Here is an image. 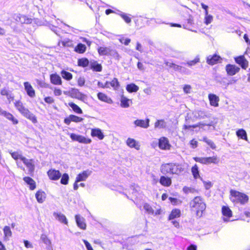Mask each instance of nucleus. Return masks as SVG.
Masks as SVG:
<instances>
[{
  "instance_id": "1",
  "label": "nucleus",
  "mask_w": 250,
  "mask_h": 250,
  "mask_svg": "<svg viewBox=\"0 0 250 250\" xmlns=\"http://www.w3.org/2000/svg\"><path fill=\"white\" fill-rule=\"evenodd\" d=\"M191 210L194 211L198 217H201L206 208V204L203 198L201 196L195 197L189 202Z\"/></svg>"
},
{
  "instance_id": "2",
  "label": "nucleus",
  "mask_w": 250,
  "mask_h": 250,
  "mask_svg": "<svg viewBox=\"0 0 250 250\" xmlns=\"http://www.w3.org/2000/svg\"><path fill=\"white\" fill-rule=\"evenodd\" d=\"M15 106L19 112L24 117L31 121L33 123H36L37 120L35 116L26 108L21 101H16L14 103Z\"/></svg>"
},
{
  "instance_id": "3",
  "label": "nucleus",
  "mask_w": 250,
  "mask_h": 250,
  "mask_svg": "<svg viewBox=\"0 0 250 250\" xmlns=\"http://www.w3.org/2000/svg\"><path fill=\"white\" fill-rule=\"evenodd\" d=\"M229 199L234 204L240 203V204L244 205L248 202L249 197L243 193L231 189L230 190Z\"/></svg>"
},
{
  "instance_id": "4",
  "label": "nucleus",
  "mask_w": 250,
  "mask_h": 250,
  "mask_svg": "<svg viewBox=\"0 0 250 250\" xmlns=\"http://www.w3.org/2000/svg\"><path fill=\"white\" fill-rule=\"evenodd\" d=\"M193 159L196 162L206 165L211 163L217 164L219 162V159L216 156L209 157H194Z\"/></svg>"
},
{
  "instance_id": "5",
  "label": "nucleus",
  "mask_w": 250,
  "mask_h": 250,
  "mask_svg": "<svg viewBox=\"0 0 250 250\" xmlns=\"http://www.w3.org/2000/svg\"><path fill=\"white\" fill-rule=\"evenodd\" d=\"M70 136L72 140L77 141L80 143L88 144L91 142V140L90 139L87 138L82 135L71 133L70 134Z\"/></svg>"
},
{
  "instance_id": "6",
  "label": "nucleus",
  "mask_w": 250,
  "mask_h": 250,
  "mask_svg": "<svg viewBox=\"0 0 250 250\" xmlns=\"http://www.w3.org/2000/svg\"><path fill=\"white\" fill-rule=\"evenodd\" d=\"M69 94L72 98H76L82 101H84L86 99V95L76 88H72L69 91Z\"/></svg>"
},
{
  "instance_id": "7",
  "label": "nucleus",
  "mask_w": 250,
  "mask_h": 250,
  "mask_svg": "<svg viewBox=\"0 0 250 250\" xmlns=\"http://www.w3.org/2000/svg\"><path fill=\"white\" fill-rule=\"evenodd\" d=\"M22 161L28 169V174H32L35 170V162L33 159L22 158Z\"/></svg>"
},
{
  "instance_id": "8",
  "label": "nucleus",
  "mask_w": 250,
  "mask_h": 250,
  "mask_svg": "<svg viewBox=\"0 0 250 250\" xmlns=\"http://www.w3.org/2000/svg\"><path fill=\"white\" fill-rule=\"evenodd\" d=\"M222 213L223 215V220L224 222L230 221V217L232 216V211L227 206H223L222 208Z\"/></svg>"
},
{
  "instance_id": "9",
  "label": "nucleus",
  "mask_w": 250,
  "mask_h": 250,
  "mask_svg": "<svg viewBox=\"0 0 250 250\" xmlns=\"http://www.w3.org/2000/svg\"><path fill=\"white\" fill-rule=\"evenodd\" d=\"M0 115L5 117L7 119L11 121L14 125H17L19 123L18 120L16 119L12 114L3 110L0 107Z\"/></svg>"
},
{
  "instance_id": "10",
  "label": "nucleus",
  "mask_w": 250,
  "mask_h": 250,
  "mask_svg": "<svg viewBox=\"0 0 250 250\" xmlns=\"http://www.w3.org/2000/svg\"><path fill=\"white\" fill-rule=\"evenodd\" d=\"M47 175L50 179L54 181L59 180L62 176V174L59 170L54 169L49 170L47 171Z\"/></svg>"
},
{
  "instance_id": "11",
  "label": "nucleus",
  "mask_w": 250,
  "mask_h": 250,
  "mask_svg": "<svg viewBox=\"0 0 250 250\" xmlns=\"http://www.w3.org/2000/svg\"><path fill=\"white\" fill-rule=\"evenodd\" d=\"M240 70V68L235 65L230 64H227L226 66V71L227 74L229 76L234 75Z\"/></svg>"
},
{
  "instance_id": "12",
  "label": "nucleus",
  "mask_w": 250,
  "mask_h": 250,
  "mask_svg": "<svg viewBox=\"0 0 250 250\" xmlns=\"http://www.w3.org/2000/svg\"><path fill=\"white\" fill-rule=\"evenodd\" d=\"M221 57L217 55H209L207 57V63L209 65H213L219 62Z\"/></svg>"
},
{
  "instance_id": "13",
  "label": "nucleus",
  "mask_w": 250,
  "mask_h": 250,
  "mask_svg": "<svg viewBox=\"0 0 250 250\" xmlns=\"http://www.w3.org/2000/svg\"><path fill=\"white\" fill-rule=\"evenodd\" d=\"M92 171L89 170L83 171L79 173L76 177V182L85 181L87 178L91 174Z\"/></svg>"
},
{
  "instance_id": "14",
  "label": "nucleus",
  "mask_w": 250,
  "mask_h": 250,
  "mask_svg": "<svg viewBox=\"0 0 250 250\" xmlns=\"http://www.w3.org/2000/svg\"><path fill=\"white\" fill-rule=\"evenodd\" d=\"M23 85L27 95L31 98L34 97L35 91L31 84L29 82H26L23 83Z\"/></svg>"
},
{
  "instance_id": "15",
  "label": "nucleus",
  "mask_w": 250,
  "mask_h": 250,
  "mask_svg": "<svg viewBox=\"0 0 250 250\" xmlns=\"http://www.w3.org/2000/svg\"><path fill=\"white\" fill-rule=\"evenodd\" d=\"M75 217L78 227L82 229H85L86 225L85 222V219L80 215H76Z\"/></svg>"
},
{
  "instance_id": "16",
  "label": "nucleus",
  "mask_w": 250,
  "mask_h": 250,
  "mask_svg": "<svg viewBox=\"0 0 250 250\" xmlns=\"http://www.w3.org/2000/svg\"><path fill=\"white\" fill-rule=\"evenodd\" d=\"M53 215L55 218L60 222L65 225L68 224V221L66 216L61 212H54Z\"/></svg>"
},
{
  "instance_id": "17",
  "label": "nucleus",
  "mask_w": 250,
  "mask_h": 250,
  "mask_svg": "<svg viewBox=\"0 0 250 250\" xmlns=\"http://www.w3.org/2000/svg\"><path fill=\"white\" fill-rule=\"evenodd\" d=\"M210 104L214 107H218L219 106V98L218 96L214 94H209L208 95Z\"/></svg>"
},
{
  "instance_id": "18",
  "label": "nucleus",
  "mask_w": 250,
  "mask_h": 250,
  "mask_svg": "<svg viewBox=\"0 0 250 250\" xmlns=\"http://www.w3.org/2000/svg\"><path fill=\"white\" fill-rule=\"evenodd\" d=\"M170 145L168 139L166 137H162L159 139V146L162 149H169Z\"/></svg>"
},
{
  "instance_id": "19",
  "label": "nucleus",
  "mask_w": 250,
  "mask_h": 250,
  "mask_svg": "<svg viewBox=\"0 0 250 250\" xmlns=\"http://www.w3.org/2000/svg\"><path fill=\"white\" fill-rule=\"evenodd\" d=\"M236 62L239 64L242 68L246 69L248 65V62L243 56H240L235 58Z\"/></svg>"
},
{
  "instance_id": "20",
  "label": "nucleus",
  "mask_w": 250,
  "mask_h": 250,
  "mask_svg": "<svg viewBox=\"0 0 250 250\" xmlns=\"http://www.w3.org/2000/svg\"><path fill=\"white\" fill-rule=\"evenodd\" d=\"M134 124L136 126L147 128L149 125V119H146V120H136L134 122Z\"/></svg>"
},
{
  "instance_id": "21",
  "label": "nucleus",
  "mask_w": 250,
  "mask_h": 250,
  "mask_svg": "<svg viewBox=\"0 0 250 250\" xmlns=\"http://www.w3.org/2000/svg\"><path fill=\"white\" fill-rule=\"evenodd\" d=\"M161 171L163 174H172V163L163 164L161 167Z\"/></svg>"
},
{
  "instance_id": "22",
  "label": "nucleus",
  "mask_w": 250,
  "mask_h": 250,
  "mask_svg": "<svg viewBox=\"0 0 250 250\" xmlns=\"http://www.w3.org/2000/svg\"><path fill=\"white\" fill-rule=\"evenodd\" d=\"M120 102V105L123 108L128 107L130 106V104L132 103L131 100L127 98L123 94H122L121 96Z\"/></svg>"
},
{
  "instance_id": "23",
  "label": "nucleus",
  "mask_w": 250,
  "mask_h": 250,
  "mask_svg": "<svg viewBox=\"0 0 250 250\" xmlns=\"http://www.w3.org/2000/svg\"><path fill=\"white\" fill-rule=\"evenodd\" d=\"M91 135L92 137H97L99 140H103L104 138V135L100 128L92 129Z\"/></svg>"
},
{
  "instance_id": "24",
  "label": "nucleus",
  "mask_w": 250,
  "mask_h": 250,
  "mask_svg": "<svg viewBox=\"0 0 250 250\" xmlns=\"http://www.w3.org/2000/svg\"><path fill=\"white\" fill-rule=\"evenodd\" d=\"M97 97L98 99L101 100V101L104 102L105 103H108V104H112L113 101L112 100L108 97L106 94L102 93L99 92L97 94Z\"/></svg>"
},
{
  "instance_id": "25",
  "label": "nucleus",
  "mask_w": 250,
  "mask_h": 250,
  "mask_svg": "<svg viewBox=\"0 0 250 250\" xmlns=\"http://www.w3.org/2000/svg\"><path fill=\"white\" fill-rule=\"evenodd\" d=\"M51 83L55 85H61L62 82L61 77L57 74H52L50 75Z\"/></svg>"
},
{
  "instance_id": "26",
  "label": "nucleus",
  "mask_w": 250,
  "mask_h": 250,
  "mask_svg": "<svg viewBox=\"0 0 250 250\" xmlns=\"http://www.w3.org/2000/svg\"><path fill=\"white\" fill-rule=\"evenodd\" d=\"M126 145L131 148H135L137 150L140 149V145L135 140L132 138H128L126 141Z\"/></svg>"
},
{
  "instance_id": "27",
  "label": "nucleus",
  "mask_w": 250,
  "mask_h": 250,
  "mask_svg": "<svg viewBox=\"0 0 250 250\" xmlns=\"http://www.w3.org/2000/svg\"><path fill=\"white\" fill-rule=\"evenodd\" d=\"M183 170L184 168L181 165L176 163H172V174H179Z\"/></svg>"
},
{
  "instance_id": "28",
  "label": "nucleus",
  "mask_w": 250,
  "mask_h": 250,
  "mask_svg": "<svg viewBox=\"0 0 250 250\" xmlns=\"http://www.w3.org/2000/svg\"><path fill=\"white\" fill-rule=\"evenodd\" d=\"M181 216V210L179 209H174L172 210L168 217V220H171L175 218L180 217Z\"/></svg>"
},
{
  "instance_id": "29",
  "label": "nucleus",
  "mask_w": 250,
  "mask_h": 250,
  "mask_svg": "<svg viewBox=\"0 0 250 250\" xmlns=\"http://www.w3.org/2000/svg\"><path fill=\"white\" fill-rule=\"evenodd\" d=\"M160 184L166 187H168L171 184V180L170 178L162 176L160 179Z\"/></svg>"
},
{
  "instance_id": "30",
  "label": "nucleus",
  "mask_w": 250,
  "mask_h": 250,
  "mask_svg": "<svg viewBox=\"0 0 250 250\" xmlns=\"http://www.w3.org/2000/svg\"><path fill=\"white\" fill-rule=\"evenodd\" d=\"M23 180L25 183L29 185V188L31 190H34L36 188L35 182L31 178L29 177H25L23 178Z\"/></svg>"
},
{
  "instance_id": "31",
  "label": "nucleus",
  "mask_w": 250,
  "mask_h": 250,
  "mask_svg": "<svg viewBox=\"0 0 250 250\" xmlns=\"http://www.w3.org/2000/svg\"><path fill=\"white\" fill-rule=\"evenodd\" d=\"M167 126V123L163 119L158 120L154 124L155 128H165Z\"/></svg>"
},
{
  "instance_id": "32",
  "label": "nucleus",
  "mask_w": 250,
  "mask_h": 250,
  "mask_svg": "<svg viewBox=\"0 0 250 250\" xmlns=\"http://www.w3.org/2000/svg\"><path fill=\"white\" fill-rule=\"evenodd\" d=\"M111 50L110 47H100L98 48V53L100 55H107L108 56Z\"/></svg>"
},
{
  "instance_id": "33",
  "label": "nucleus",
  "mask_w": 250,
  "mask_h": 250,
  "mask_svg": "<svg viewBox=\"0 0 250 250\" xmlns=\"http://www.w3.org/2000/svg\"><path fill=\"white\" fill-rule=\"evenodd\" d=\"M36 198L39 203H42L45 198V193L43 191H38L36 194Z\"/></svg>"
},
{
  "instance_id": "34",
  "label": "nucleus",
  "mask_w": 250,
  "mask_h": 250,
  "mask_svg": "<svg viewBox=\"0 0 250 250\" xmlns=\"http://www.w3.org/2000/svg\"><path fill=\"white\" fill-rule=\"evenodd\" d=\"M191 172L193 176V177L195 179L200 178V179L203 181V179L201 177H200L199 175V172L198 170V167L196 164H195L191 168Z\"/></svg>"
},
{
  "instance_id": "35",
  "label": "nucleus",
  "mask_w": 250,
  "mask_h": 250,
  "mask_svg": "<svg viewBox=\"0 0 250 250\" xmlns=\"http://www.w3.org/2000/svg\"><path fill=\"white\" fill-rule=\"evenodd\" d=\"M126 89L129 93L135 92L139 90V87L134 83H130L127 85Z\"/></svg>"
},
{
  "instance_id": "36",
  "label": "nucleus",
  "mask_w": 250,
  "mask_h": 250,
  "mask_svg": "<svg viewBox=\"0 0 250 250\" xmlns=\"http://www.w3.org/2000/svg\"><path fill=\"white\" fill-rule=\"evenodd\" d=\"M86 50V46L81 43H79L75 48V51L79 53H83Z\"/></svg>"
},
{
  "instance_id": "37",
  "label": "nucleus",
  "mask_w": 250,
  "mask_h": 250,
  "mask_svg": "<svg viewBox=\"0 0 250 250\" xmlns=\"http://www.w3.org/2000/svg\"><path fill=\"white\" fill-rule=\"evenodd\" d=\"M236 135L238 137L242 139L245 140H247L246 132L243 129H240L237 131Z\"/></svg>"
},
{
  "instance_id": "38",
  "label": "nucleus",
  "mask_w": 250,
  "mask_h": 250,
  "mask_svg": "<svg viewBox=\"0 0 250 250\" xmlns=\"http://www.w3.org/2000/svg\"><path fill=\"white\" fill-rule=\"evenodd\" d=\"M3 232L4 234V239L5 240H8L9 238L12 235V232L10 227L8 226L4 227L3 229Z\"/></svg>"
},
{
  "instance_id": "39",
  "label": "nucleus",
  "mask_w": 250,
  "mask_h": 250,
  "mask_svg": "<svg viewBox=\"0 0 250 250\" xmlns=\"http://www.w3.org/2000/svg\"><path fill=\"white\" fill-rule=\"evenodd\" d=\"M8 152L11 155L12 157L15 160L20 159L22 161V158H24V157H23L21 155V153H20L18 152H13L12 150H9Z\"/></svg>"
},
{
  "instance_id": "40",
  "label": "nucleus",
  "mask_w": 250,
  "mask_h": 250,
  "mask_svg": "<svg viewBox=\"0 0 250 250\" xmlns=\"http://www.w3.org/2000/svg\"><path fill=\"white\" fill-rule=\"evenodd\" d=\"M61 74L63 79L67 81L70 80L72 78V74L65 70H62L61 71Z\"/></svg>"
},
{
  "instance_id": "41",
  "label": "nucleus",
  "mask_w": 250,
  "mask_h": 250,
  "mask_svg": "<svg viewBox=\"0 0 250 250\" xmlns=\"http://www.w3.org/2000/svg\"><path fill=\"white\" fill-rule=\"evenodd\" d=\"M68 104L76 113L79 114L82 113V110L75 104L73 103H69Z\"/></svg>"
},
{
  "instance_id": "42",
  "label": "nucleus",
  "mask_w": 250,
  "mask_h": 250,
  "mask_svg": "<svg viewBox=\"0 0 250 250\" xmlns=\"http://www.w3.org/2000/svg\"><path fill=\"white\" fill-rule=\"evenodd\" d=\"M204 23L206 25L210 24L213 21V16L208 14V13L206 11V15H205Z\"/></svg>"
},
{
  "instance_id": "43",
  "label": "nucleus",
  "mask_w": 250,
  "mask_h": 250,
  "mask_svg": "<svg viewBox=\"0 0 250 250\" xmlns=\"http://www.w3.org/2000/svg\"><path fill=\"white\" fill-rule=\"evenodd\" d=\"M183 191L186 194H188L189 193H197V190L196 189H195L194 188H193L191 187H184L183 188Z\"/></svg>"
},
{
  "instance_id": "44",
  "label": "nucleus",
  "mask_w": 250,
  "mask_h": 250,
  "mask_svg": "<svg viewBox=\"0 0 250 250\" xmlns=\"http://www.w3.org/2000/svg\"><path fill=\"white\" fill-rule=\"evenodd\" d=\"M200 59L197 56L193 60L188 61L187 63L182 62L183 64H187L189 66L195 65L197 62H199Z\"/></svg>"
},
{
  "instance_id": "45",
  "label": "nucleus",
  "mask_w": 250,
  "mask_h": 250,
  "mask_svg": "<svg viewBox=\"0 0 250 250\" xmlns=\"http://www.w3.org/2000/svg\"><path fill=\"white\" fill-rule=\"evenodd\" d=\"M61 43L64 47H70L72 45V42L69 39L64 40L63 41H60L58 42V45H60Z\"/></svg>"
},
{
  "instance_id": "46",
  "label": "nucleus",
  "mask_w": 250,
  "mask_h": 250,
  "mask_svg": "<svg viewBox=\"0 0 250 250\" xmlns=\"http://www.w3.org/2000/svg\"><path fill=\"white\" fill-rule=\"evenodd\" d=\"M109 55L112 56L113 58L117 61H119L121 58V56L118 54L117 51L115 50L112 49L111 48Z\"/></svg>"
},
{
  "instance_id": "47",
  "label": "nucleus",
  "mask_w": 250,
  "mask_h": 250,
  "mask_svg": "<svg viewBox=\"0 0 250 250\" xmlns=\"http://www.w3.org/2000/svg\"><path fill=\"white\" fill-rule=\"evenodd\" d=\"M89 61L86 58H82L78 60V65L81 66L85 67L88 65Z\"/></svg>"
},
{
  "instance_id": "48",
  "label": "nucleus",
  "mask_w": 250,
  "mask_h": 250,
  "mask_svg": "<svg viewBox=\"0 0 250 250\" xmlns=\"http://www.w3.org/2000/svg\"><path fill=\"white\" fill-rule=\"evenodd\" d=\"M69 179V177L68 174L64 173L62 174L61 179V183L62 185H67L68 183Z\"/></svg>"
},
{
  "instance_id": "49",
  "label": "nucleus",
  "mask_w": 250,
  "mask_h": 250,
  "mask_svg": "<svg viewBox=\"0 0 250 250\" xmlns=\"http://www.w3.org/2000/svg\"><path fill=\"white\" fill-rule=\"evenodd\" d=\"M173 69L175 71L182 73H185L187 70L186 68L183 67L182 66L176 64L175 63L173 65Z\"/></svg>"
},
{
  "instance_id": "50",
  "label": "nucleus",
  "mask_w": 250,
  "mask_h": 250,
  "mask_svg": "<svg viewBox=\"0 0 250 250\" xmlns=\"http://www.w3.org/2000/svg\"><path fill=\"white\" fill-rule=\"evenodd\" d=\"M144 208L148 213L150 214H154V210L149 204L147 203L145 204L144 205Z\"/></svg>"
},
{
  "instance_id": "51",
  "label": "nucleus",
  "mask_w": 250,
  "mask_h": 250,
  "mask_svg": "<svg viewBox=\"0 0 250 250\" xmlns=\"http://www.w3.org/2000/svg\"><path fill=\"white\" fill-rule=\"evenodd\" d=\"M110 85L113 87L114 89H117L119 86V83L117 79L114 78L113 80L110 82Z\"/></svg>"
},
{
  "instance_id": "52",
  "label": "nucleus",
  "mask_w": 250,
  "mask_h": 250,
  "mask_svg": "<svg viewBox=\"0 0 250 250\" xmlns=\"http://www.w3.org/2000/svg\"><path fill=\"white\" fill-rule=\"evenodd\" d=\"M70 120L72 121V122H74L75 123H79L83 121V119L82 118L78 117L74 115H70Z\"/></svg>"
},
{
  "instance_id": "53",
  "label": "nucleus",
  "mask_w": 250,
  "mask_h": 250,
  "mask_svg": "<svg viewBox=\"0 0 250 250\" xmlns=\"http://www.w3.org/2000/svg\"><path fill=\"white\" fill-rule=\"evenodd\" d=\"M203 140L212 149H215L216 148V146L214 143L211 140L207 138H204Z\"/></svg>"
},
{
  "instance_id": "54",
  "label": "nucleus",
  "mask_w": 250,
  "mask_h": 250,
  "mask_svg": "<svg viewBox=\"0 0 250 250\" xmlns=\"http://www.w3.org/2000/svg\"><path fill=\"white\" fill-rule=\"evenodd\" d=\"M92 68L96 71L101 72L102 69V65L96 62H94L92 64Z\"/></svg>"
},
{
  "instance_id": "55",
  "label": "nucleus",
  "mask_w": 250,
  "mask_h": 250,
  "mask_svg": "<svg viewBox=\"0 0 250 250\" xmlns=\"http://www.w3.org/2000/svg\"><path fill=\"white\" fill-rule=\"evenodd\" d=\"M41 239L42 242L46 245L49 246L51 245V241L45 235H42L41 236Z\"/></svg>"
},
{
  "instance_id": "56",
  "label": "nucleus",
  "mask_w": 250,
  "mask_h": 250,
  "mask_svg": "<svg viewBox=\"0 0 250 250\" xmlns=\"http://www.w3.org/2000/svg\"><path fill=\"white\" fill-rule=\"evenodd\" d=\"M169 200L170 201V202L171 203V204H173V205H180L182 203L181 201H180V200H179L177 198H175L169 197Z\"/></svg>"
},
{
  "instance_id": "57",
  "label": "nucleus",
  "mask_w": 250,
  "mask_h": 250,
  "mask_svg": "<svg viewBox=\"0 0 250 250\" xmlns=\"http://www.w3.org/2000/svg\"><path fill=\"white\" fill-rule=\"evenodd\" d=\"M121 17L124 20V21L127 23L131 22V19L126 14L121 13L120 14Z\"/></svg>"
},
{
  "instance_id": "58",
  "label": "nucleus",
  "mask_w": 250,
  "mask_h": 250,
  "mask_svg": "<svg viewBox=\"0 0 250 250\" xmlns=\"http://www.w3.org/2000/svg\"><path fill=\"white\" fill-rule=\"evenodd\" d=\"M119 41L122 43H123L125 45H127L130 42L131 40L128 38L125 39L124 38H122L119 39Z\"/></svg>"
},
{
  "instance_id": "59",
  "label": "nucleus",
  "mask_w": 250,
  "mask_h": 250,
  "mask_svg": "<svg viewBox=\"0 0 250 250\" xmlns=\"http://www.w3.org/2000/svg\"><path fill=\"white\" fill-rule=\"evenodd\" d=\"M191 87L190 85L186 84L184 86L183 90L185 93L188 94L190 93Z\"/></svg>"
},
{
  "instance_id": "60",
  "label": "nucleus",
  "mask_w": 250,
  "mask_h": 250,
  "mask_svg": "<svg viewBox=\"0 0 250 250\" xmlns=\"http://www.w3.org/2000/svg\"><path fill=\"white\" fill-rule=\"evenodd\" d=\"M203 182L204 187L206 189H208L211 187L212 184L210 182H206L204 181H203Z\"/></svg>"
},
{
  "instance_id": "61",
  "label": "nucleus",
  "mask_w": 250,
  "mask_h": 250,
  "mask_svg": "<svg viewBox=\"0 0 250 250\" xmlns=\"http://www.w3.org/2000/svg\"><path fill=\"white\" fill-rule=\"evenodd\" d=\"M83 242L85 244V246L87 250H93L90 243L85 240H83Z\"/></svg>"
},
{
  "instance_id": "62",
  "label": "nucleus",
  "mask_w": 250,
  "mask_h": 250,
  "mask_svg": "<svg viewBox=\"0 0 250 250\" xmlns=\"http://www.w3.org/2000/svg\"><path fill=\"white\" fill-rule=\"evenodd\" d=\"M24 246L26 248H33V246L32 243L27 240H24Z\"/></svg>"
},
{
  "instance_id": "63",
  "label": "nucleus",
  "mask_w": 250,
  "mask_h": 250,
  "mask_svg": "<svg viewBox=\"0 0 250 250\" xmlns=\"http://www.w3.org/2000/svg\"><path fill=\"white\" fill-rule=\"evenodd\" d=\"M85 80L83 78L80 77L78 80V85L80 86H83L84 84Z\"/></svg>"
},
{
  "instance_id": "64",
  "label": "nucleus",
  "mask_w": 250,
  "mask_h": 250,
  "mask_svg": "<svg viewBox=\"0 0 250 250\" xmlns=\"http://www.w3.org/2000/svg\"><path fill=\"white\" fill-rule=\"evenodd\" d=\"M62 91L61 89L55 88L54 90V94L56 96H59L62 95Z\"/></svg>"
}]
</instances>
